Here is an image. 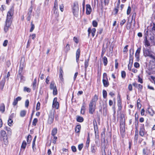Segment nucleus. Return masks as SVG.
<instances>
[{
	"label": "nucleus",
	"mask_w": 155,
	"mask_h": 155,
	"mask_svg": "<svg viewBox=\"0 0 155 155\" xmlns=\"http://www.w3.org/2000/svg\"><path fill=\"white\" fill-rule=\"evenodd\" d=\"M128 89L130 91H131L132 90V87L131 84H130L128 85Z\"/></svg>",
	"instance_id": "63"
},
{
	"label": "nucleus",
	"mask_w": 155,
	"mask_h": 155,
	"mask_svg": "<svg viewBox=\"0 0 155 155\" xmlns=\"http://www.w3.org/2000/svg\"><path fill=\"white\" fill-rule=\"evenodd\" d=\"M81 128V126L80 125H77L75 129V131L76 133H79L80 131V130Z\"/></svg>",
	"instance_id": "24"
},
{
	"label": "nucleus",
	"mask_w": 155,
	"mask_h": 155,
	"mask_svg": "<svg viewBox=\"0 0 155 155\" xmlns=\"http://www.w3.org/2000/svg\"><path fill=\"white\" fill-rule=\"evenodd\" d=\"M58 8V4L57 0H55L54 6V11L55 12L56 11Z\"/></svg>",
	"instance_id": "20"
},
{
	"label": "nucleus",
	"mask_w": 155,
	"mask_h": 155,
	"mask_svg": "<svg viewBox=\"0 0 155 155\" xmlns=\"http://www.w3.org/2000/svg\"><path fill=\"white\" fill-rule=\"evenodd\" d=\"M121 77L123 78H124L126 77V73L124 71H122L121 72Z\"/></svg>",
	"instance_id": "43"
},
{
	"label": "nucleus",
	"mask_w": 155,
	"mask_h": 155,
	"mask_svg": "<svg viewBox=\"0 0 155 155\" xmlns=\"http://www.w3.org/2000/svg\"><path fill=\"white\" fill-rule=\"evenodd\" d=\"M31 140V135H29L28 136L27 138V143L28 144H29Z\"/></svg>",
	"instance_id": "33"
},
{
	"label": "nucleus",
	"mask_w": 155,
	"mask_h": 155,
	"mask_svg": "<svg viewBox=\"0 0 155 155\" xmlns=\"http://www.w3.org/2000/svg\"><path fill=\"white\" fill-rule=\"evenodd\" d=\"M138 137V133L136 131L135 133V135L134 137V141L135 142H137Z\"/></svg>",
	"instance_id": "35"
},
{
	"label": "nucleus",
	"mask_w": 155,
	"mask_h": 155,
	"mask_svg": "<svg viewBox=\"0 0 155 155\" xmlns=\"http://www.w3.org/2000/svg\"><path fill=\"white\" fill-rule=\"evenodd\" d=\"M26 111L25 110H22L20 113V116L21 117H24L26 115Z\"/></svg>",
	"instance_id": "26"
},
{
	"label": "nucleus",
	"mask_w": 155,
	"mask_h": 155,
	"mask_svg": "<svg viewBox=\"0 0 155 155\" xmlns=\"http://www.w3.org/2000/svg\"><path fill=\"white\" fill-rule=\"evenodd\" d=\"M96 104L90 103L89 104V113L93 114L95 110Z\"/></svg>",
	"instance_id": "5"
},
{
	"label": "nucleus",
	"mask_w": 155,
	"mask_h": 155,
	"mask_svg": "<svg viewBox=\"0 0 155 155\" xmlns=\"http://www.w3.org/2000/svg\"><path fill=\"white\" fill-rule=\"evenodd\" d=\"M83 147V144H79L78 145V150L80 151H81V150L82 149V148Z\"/></svg>",
	"instance_id": "50"
},
{
	"label": "nucleus",
	"mask_w": 155,
	"mask_h": 155,
	"mask_svg": "<svg viewBox=\"0 0 155 155\" xmlns=\"http://www.w3.org/2000/svg\"><path fill=\"white\" fill-rule=\"evenodd\" d=\"M103 82L104 86L105 87H107L109 85V82L107 79H103Z\"/></svg>",
	"instance_id": "18"
},
{
	"label": "nucleus",
	"mask_w": 155,
	"mask_h": 155,
	"mask_svg": "<svg viewBox=\"0 0 155 155\" xmlns=\"http://www.w3.org/2000/svg\"><path fill=\"white\" fill-rule=\"evenodd\" d=\"M103 59L104 65L105 66H106L107 65V63L108 61L107 58L105 56H104L103 58Z\"/></svg>",
	"instance_id": "31"
},
{
	"label": "nucleus",
	"mask_w": 155,
	"mask_h": 155,
	"mask_svg": "<svg viewBox=\"0 0 155 155\" xmlns=\"http://www.w3.org/2000/svg\"><path fill=\"white\" fill-rule=\"evenodd\" d=\"M150 58L151 59L150 61V64L152 68H155V56L153 55Z\"/></svg>",
	"instance_id": "9"
},
{
	"label": "nucleus",
	"mask_w": 155,
	"mask_h": 155,
	"mask_svg": "<svg viewBox=\"0 0 155 155\" xmlns=\"http://www.w3.org/2000/svg\"><path fill=\"white\" fill-rule=\"evenodd\" d=\"M120 131L122 135H124L125 134V120L122 118L120 120Z\"/></svg>",
	"instance_id": "4"
},
{
	"label": "nucleus",
	"mask_w": 155,
	"mask_h": 155,
	"mask_svg": "<svg viewBox=\"0 0 155 155\" xmlns=\"http://www.w3.org/2000/svg\"><path fill=\"white\" fill-rule=\"evenodd\" d=\"M145 133V130L143 126L141 127L140 129L139 134L142 137L144 136Z\"/></svg>",
	"instance_id": "14"
},
{
	"label": "nucleus",
	"mask_w": 155,
	"mask_h": 155,
	"mask_svg": "<svg viewBox=\"0 0 155 155\" xmlns=\"http://www.w3.org/2000/svg\"><path fill=\"white\" fill-rule=\"evenodd\" d=\"M71 150L73 152H76L77 150L76 148L74 146L71 147Z\"/></svg>",
	"instance_id": "58"
},
{
	"label": "nucleus",
	"mask_w": 155,
	"mask_h": 155,
	"mask_svg": "<svg viewBox=\"0 0 155 155\" xmlns=\"http://www.w3.org/2000/svg\"><path fill=\"white\" fill-rule=\"evenodd\" d=\"M55 113V111L54 110H51L50 111L48 120V124H51L53 123Z\"/></svg>",
	"instance_id": "2"
},
{
	"label": "nucleus",
	"mask_w": 155,
	"mask_h": 155,
	"mask_svg": "<svg viewBox=\"0 0 155 155\" xmlns=\"http://www.w3.org/2000/svg\"><path fill=\"white\" fill-rule=\"evenodd\" d=\"M98 99V97L96 95H95L92 99L90 103L96 104V102Z\"/></svg>",
	"instance_id": "13"
},
{
	"label": "nucleus",
	"mask_w": 155,
	"mask_h": 155,
	"mask_svg": "<svg viewBox=\"0 0 155 155\" xmlns=\"http://www.w3.org/2000/svg\"><path fill=\"white\" fill-rule=\"evenodd\" d=\"M77 121L79 122H82L84 120V118L83 117L77 116L76 118Z\"/></svg>",
	"instance_id": "19"
},
{
	"label": "nucleus",
	"mask_w": 155,
	"mask_h": 155,
	"mask_svg": "<svg viewBox=\"0 0 155 155\" xmlns=\"http://www.w3.org/2000/svg\"><path fill=\"white\" fill-rule=\"evenodd\" d=\"M26 145V143L25 141H23L21 146V150H24L25 148Z\"/></svg>",
	"instance_id": "22"
},
{
	"label": "nucleus",
	"mask_w": 155,
	"mask_h": 155,
	"mask_svg": "<svg viewBox=\"0 0 155 155\" xmlns=\"http://www.w3.org/2000/svg\"><path fill=\"white\" fill-rule=\"evenodd\" d=\"M152 31L154 32H155V24H153V25L152 28Z\"/></svg>",
	"instance_id": "64"
},
{
	"label": "nucleus",
	"mask_w": 155,
	"mask_h": 155,
	"mask_svg": "<svg viewBox=\"0 0 155 155\" xmlns=\"http://www.w3.org/2000/svg\"><path fill=\"white\" fill-rule=\"evenodd\" d=\"M144 41L145 45H147V46H149L150 45V44L149 41L147 40V38L146 36L145 37Z\"/></svg>",
	"instance_id": "34"
},
{
	"label": "nucleus",
	"mask_w": 155,
	"mask_h": 155,
	"mask_svg": "<svg viewBox=\"0 0 155 155\" xmlns=\"http://www.w3.org/2000/svg\"><path fill=\"white\" fill-rule=\"evenodd\" d=\"M103 96L104 98H105L107 96V91L104 90L103 91Z\"/></svg>",
	"instance_id": "42"
},
{
	"label": "nucleus",
	"mask_w": 155,
	"mask_h": 155,
	"mask_svg": "<svg viewBox=\"0 0 155 155\" xmlns=\"http://www.w3.org/2000/svg\"><path fill=\"white\" fill-rule=\"evenodd\" d=\"M5 83V80H2L0 82V88L1 89H3Z\"/></svg>",
	"instance_id": "27"
},
{
	"label": "nucleus",
	"mask_w": 155,
	"mask_h": 155,
	"mask_svg": "<svg viewBox=\"0 0 155 155\" xmlns=\"http://www.w3.org/2000/svg\"><path fill=\"white\" fill-rule=\"evenodd\" d=\"M38 122V119L37 118H35L32 122V125L34 126L36 125L37 123Z\"/></svg>",
	"instance_id": "41"
},
{
	"label": "nucleus",
	"mask_w": 155,
	"mask_h": 155,
	"mask_svg": "<svg viewBox=\"0 0 155 155\" xmlns=\"http://www.w3.org/2000/svg\"><path fill=\"white\" fill-rule=\"evenodd\" d=\"M70 49V45L69 44H67L65 48L64 49V51L66 52H67Z\"/></svg>",
	"instance_id": "28"
},
{
	"label": "nucleus",
	"mask_w": 155,
	"mask_h": 155,
	"mask_svg": "<svg viewBox=\"0 0 155 155\" xmlns=\"http://www.w3.org/2000/svg\"><path fill=\"white\" fill-rule=\"evenodd\" d=\"M92 25L94 27H96L97 25V23L95 20H94L92 22Z\"/></svg>",
	"instance_id": "48"
},
{
	"label": "nucleus",
	"mask_w": 155,
	"mask_h": 155,
	"mask_svg": "<svg viewBox=\"0 0 155 155\" xmlns=\"http://www.w3.org/2000/svg\"><path fill=\"white\" fill-rule=\"evenodd\" d=\"M107 74L106 73H104L103 75V79H107Z\"/></svg>",
	"instance_id": "60"
},
{
	"label": "nucleus",
	"mask_w": 155,
	"mask_h": 155,
	"mask_svg": "<svg viewBox=\"0 0 155 155\" xmlns=\"http://www.w3.org/2000/svg\"><path fill=\"white\" fill-rule=\"evenodd\" d=\"M139 99L137 100V107L138 108L140 109L141 107V104L139 102H138Z\"/></svg>",
	"instance_id": "59"
},
{
	"label": "nucleus",
	"mask_w": 155,
	"mask_h": 155,
	"mask_svg": "<svg viewBox=\"0 0 155 155\" xmlns=\"http://www.w3.org/2000/svg\"><path fill=\"white\" fill-rule=\"evenodd\" d=\"M18 101H19V97H18L17 98L14 99V101L13 102V105L14 106L16 105Z\"/></svg>",
	"instance_id": "30"
},
{
	"label": "nucleus",
	"mask_w": 155,
	"mask_h": 155,
	"mask_svg": "<svg viewBox=\"0 0 155 155\" xmlns=\"http://www.w3.org/2000/svg\"><path fill=\"white\" fill-rule=\"evenodd\" d=\"M72 10L73 15L75 16H77L79 12L78 3L77 2H74L72 6Z\"/></svg>",
	"instance_id": "1"
},
{
	"label": "nucleus",
	"mask_w": 155,
	"mask_h": 155,
	"mask_svg": "<svg viewBox=\"0 0 155 155\" xmlns=\"http://www.w3.org/2000/svg\"><path fill=\"white\" fill-rule=\"evenodd\" d=\"M90 143V137H89V134L88 133V137L87 138L86 143L88 144H89Z\"/></svg>",
	"instance_id": "56"
},
{
	"label": "nucleus",
	"mask_w": 155,
	"mask_h": 155,
	"mask_svg": "<svg viewBox=\"0 0 155 155\" xmlns=\"http://www.w3.org/2000/svg\"><path fill=\"white\" fill-rule=\"evenodd\" d=\"M5 110V106L4 104L2 103L1 104L0 106V111L3 113Z\"/></svg>",
	"instance_id": "23"
},
{
	"label": "nucleus",
	"mask_w": 155,
	"mask_h": 155,
	"mask_svg": "<svg viewBox=\"0 0 155 155\" xmlns=\"http://www.w3.org/2000/svg\"><path fill=\"white\" fill-rule=\"evenodd\" d=\"M134 15V14H133V16H132L131 22H127V27H129V28H130V26H131V23L132 22V20H133V19Z\"/></svg>",
	"instance_id": "40"
},
{
	"label": "nucleus",
	"mask_w": 155,
	"mask_h": 155,
	"mask_svg": "<svg viewBox=\"0 0 155 155\" xmlns=\"http://www.w3.org/2000/svg\"><path fill=\"white\" fill-rule=\"evenodd\" d=\"M126 22V20L125 19H123L120 22V25L121 26H122Z\"/></svg>",
	"instance_id": "53"
},
{
	"label": "nucleus",
	"mask_w": 155,
	"mask_h": 155,
	"mask_svg": "<svg viewBox=\"0 0 155 155\" xmlns=\"http://www.w3.org/2000/svg\"><path fill=\"white\" fill-rule=\"evenodd\" d=\"M134 66L136 68H138L139 67L140 65L138 63L135 62L134 64Z\"/></svg>",
	"instance_id": "61"
},
{
	"label": "nucleus",
	"mask_w": 155,
	"mask_h": 155,
	"mask_svg": "<svg viewBox=\"0 0 155 155\" xmlns=\"http://www.w3.org/2000/svg\"><path fill=\"white\" fill-rule=\"evenodd\" d=\"M8 41L7 40H5L3 43V46L4 47H6V46H7V44H8Z\"/></svg>",
	"instance_id": "51"
},
{
	"label": "nucleus",
	"mask_w": 155,
	"mask_h": 155,
	"mask_svg": "<svg viewBox=\"0 0 155 155\" xmlns=\"http://www.w3.org/2000/svg\"><path fill=\"white\" fill-rule=\"evenodd\" d=\"M138 82H140L141 83H143L142 79V78H141L139 76H138Z\"/></svg>",
	"instance_id": "62"
},
{
	"label": "nucleus",
	"mask_w": 155,
	"mask_h": 155,
	"mask_svg": "<svg viewBox=\"0 0 155 155\" xmlns=\"http://www.w3.org/2000/svg\"><path fill=\"white\" fill-rule=\"evenodd\" d=\"M57 129L56 128H54L52 130L51 135L54 136L57 134Z\"/></svg>",
	"instance_id": "25"
},
{
	"label": "nucleus",
	"mask_w": 155,
	"mask_h": 155,
	"mask_svg": "<svg viewBox=\"0 0 155 155\" xmlns=\"http://www.w3.org/2000/svg\"><path fill=\"white\" fill-rule=\"evenodd\" d=\"M11 23V20L6 19L5 24L4 28V30L6 32L8 30Z\"/></svg>",
	"instance_id": "8"
},
{
	"label": "nucleus",
	"mask_w": 155,
	"mask_h": 155,
	"mask_svg": "<svg viewBox=\"0 0 155 155\" xmlns=\"http://www.w3.org/2000/svg\"><path fill=\"white\" fill-rule=\"evenodd\" d=\"M131 9V8L130 7V6H128L127 11V14L128 15H129L130 13Z\"/></svg>",
	"instance_id": "52"
},
{
	"label": "nucleus",
	"mask_w": 155,
	"mask_h": 155,
	"mask_svg": "<svg viewBox=\"0 0 155 155\" xmlns=\"http://www.w3.org/2000/svg\"><path fill=\"white\" fill-rule=\"evenodd\" d=\"M85 107L84 105V103L83 104V105L82 106L81 109V112L82 114H84V113L85 110Z\"/></svg>",
	"instance_id": "29"
},
{
	"label": "nucleus",
	"mask_w": 155,
	"mask_h": 155,
	"mask_svg": "<svg viewBox=\"0 0 155 155\" xmlns=\"http://www.w3.org/2000/svg\"><path fill=\"white\" fill-rule=\"evenodd\" d=\"M86 13L87 15H89L91 12V8L90 5L87 4L86 8Z\"/></svg>",
	"instance_id": "12"
},
{
	"label": "nucleus",
	"mask_w": 155,
	"mask_h": 155,
	"mask_svg": "<svg viewBox=\"0 0 155 155\" xmlns=\"http://www.w3.org/2000/svg\"><path fill=\"white\" fill-rule=\"evenodd\" d=\"M89 58H88L87 60H85L84 62V68H85V76H86V72L87 71V68L89 65Z\"/></svg>",
	"instance_id": "15"
},
{
	"label": "nucleus",
	"mask_w": 155,
	"mask_h": 155,
	"mask_svg": "<svg viewBox=\"0 0 155 155\" xmlns=\"http://www.w3.org/2000/svg\"><path fill=\"white\" fill-rule=\"evenodd\" d=\"M31 90L29 88H27L26 87H25L24 89V91H27L28 92H30L31 91Z\"/></svg>",
	"instance_id": "45"
},
{
	"label": "nucleus",
	"mask_w": 155,
	"mask_h": 155,
	"mask_svg": "<svg viewBox=\"0 0 155 155\" xmlns=\"http://www.w3.org/2000/svg\"><path fill=\"white\" fill-rule=\"evenodd\" d=\"M80 53V50L79 49H78L76 52V60L77 62L78 63L79 60Z\"/></svg>",
	"instance_id": "16"
},
{
	"label": "nucleus",
	"mask_w": 155,
	"mask_h": 155,
	"mask_svg": "<svg viewBox=\"0 0 155 155\" xmlns=\"http://www.w3.org/2000/svg\"><path fill=\"white\" fill-rule=\"evenodd\" d=\"M14 8L12 7L7 13L6 19L11 20L12 17L13 15Z\"/></svg>",
	"instance_id": "7"
},
{
	"label": "nucleus",
	"mask_w": 155,
	"mask_h": 155,
	"mask_svg": "<svg viewBox=\"0 0 155 155\" xmlns=\"http://www.w3.org/2000/svg\"><path fill=\"white\" fill-rule=\"evenodd\" d=\"M36 37V35L35 34H32L31 35H30V38H31L32 39H34Z\"/></svg>",
	"instance_id": "55"
},
{
	"label": "nucleus",
	"mask_w": 155,
	"mask_h": 155,
	"mask_svg": "<svg viewBox=\"0 0 155 155\" xmlns=\"http://www.w3.org/2000/svg\"><path fill=\"white\" fill-rule=\"evenodd\" d=\"M40 102H38L37 104L36 110H38L40 109Z\"/></svg>",
	"instance_id": "47"
},
{
	"label": "nucleus",
	"mask_w": 155,
	"mask_h": 155,
	"mask_svg": "<svg viewBox=\"0 0 155 155\" xmlns=\"http://www.w3.org/2000/svg\"><path fill=\"white\" fill-rule=\"evenodd\" d=\"M25 66V58L24 57H22L20 62V71H23Z\"/></svg>",
	"instance_id": "6"
},
{
	"label": "nucleus",
	"mask_w": 155,
	"mask_h": 155,
	"mask_svg": "<svg viewBox=\"0 0 155 155\" xmlns=\"http://www.w3.org/2000/svg\"><path fill=\"white\" fill-rule=\"evenodd\" d=\"M31 28L30 30V31L31 32L33 31L35 28V25L33 24V22L31 21Z\"/></svg>",
	"instance_id": "36"
},
{
	"label": "nucleus",
	"mask_w": 155,
	"mask_h": 155,
	"mask_svg": "<svg viewBox=\"0 0 155 155\" xmlns=\"http://www.w3.org/2000/svg\"><path fill=\"white\" fill-rule=\"evenodd\" d=\"M29 101L28 99L26 100L25 103V107H28L29 106Z\"/></svg>",
	"instance_id": "49"
},
{
	"label": "nucleus",
	"mask_w": 155,
	"mask_h": 155,
	"mask_svg": "<svg viewBox=\"0 0 155 155\" xmlns=\"http://www.w3.org/2000/svg\"><path fill=\"white\" fill-rule=\"evenodd\" d=\"M152 109H149L148 110H147V112H148V113L151 116H153V113L152 112H151L150 111H152Z\"/></svg>",
	"instance_id": "54"
},
{
	"label": "nucleus",
	"mask_w": 155,
	"mask_h": 155,
	"mask_svg": "<svg viewBox=\"0 0 155 155\" xmlns=\"http://www.w3.org/2000/svg\"><path fill=\"white\" fill-rule=\"evenodd\" d=\"M94 130L95 134V137H97L98 136V128L97 125H94Z\"/></svg>",
	"instance_id": "21"
},
{
	"label": "nucleus",
	"mask_w": 155,
	"mask_h": 155,
	"mask_svg": "<svg viewBox=\"0 0 155 155\" xmlns=\"http://www.w3.org/2000/svg\"><path fill=\"white\" fill-rule=\"evenodd\" d=\"M53 94L54 95H56L57 94V88L55 87V88L53 89Z\"/></svg>",
	"instance_id": "46"
},
{
	"label": "nucleus",
	"mask_w": 155,
	"mask_h": 155,
	"mask_svg": "<svg viewBox=\"0 0 155 155\" xmlns=\"http://www.w3.org/2000/svg\"><path fill=\"white\" fill-rule=\"evenodd\" d=\"M57 98L55 97L53 101L52 107L53 108H55L57 109L59 107V103L57 101Z\"/></svg>",
	"instance_id": "11"
},
{
	"label": "nucleus",
	"mask_w": 155,
	"mask_h": 155,
	"mask_svg": "<svg viewBox=\"0 0 155 155\" xmlns=\"http://www.w3.org/2000/svg\"><path fill=\"white\" fill-rule=\"evenodd\" d=\"M128 47V45H126L123 49V51L124 52H127L128 51L127 47Z\"/></svg>",
	"instance_id": "57"
},
{
	"label": "nucleus",
	"mask_w": 155,
	"mask_h": 155,
	"mask_svg": "<svg viewBox=\"0 0 155 155\" xmlns=\"http://www.w3.org/2000/svg\"><path fill=\"white\" fill-rule=\"evenodd\" d=\"M0 134L4 144L6 145H7L8 143V137L6 132L4 130H2L0 132Z\"/></svg>",
	"instance_id": "3"
},
{
	"label": "nucleus",
	"mask_w": 155,
	"mask_h": 155,
	"mask_svg": "<svg viewBox=\"0 0 155 155\" xmlns=\"http://www.w3.org/2000/svg\"><path fill=\"white\" fill-rule=\"evenodd\" d=\"M32 10V7L31 6L28 9V15H31Z\"/></svg>",
	"instance_id": "44"
},
{
	"label": "nucleus",
	"mask_w": 155,
	"mask_h": 155,
	"mask_svg": "<svg viewBox=\"0 0 155 155\" xmlns=\"http://www.w3.org/2000/svg\"><path fill=\"white\" fill-rule=\"evenodd\" d=\"M96 148L94 145H92L91 147V151L93 153H95L96 152Z\"/></svg>",
	"instance_id": "39"
},
{
	"label": "nucleus",
	"mask_w": 155,
	"mask_h": 155,
	"mask_svg": "<svg viewBox=\"0 0 155 155\" xmlns=\"http://www.w3.org/2000/svg\"><path fill=\"white\" fill-rule=\"evenodd\" d=\"M13 121L12 120V119H10L9 118L8 121V125L9 126H12V123H13Z\"/></svg>",
	"instance_id": "37"
},
{
	"label": "nucleus",
	"mask_w": 155,
	"mask_h": 155,
	"mask_svg": "<svg viewBox=\"0 0 155 155\" xmlns=\"http://www.w3.org/2000/svg\"><path fill=\"white\" fill-rule=\"evenodd\" d=\"M143 54L145 57H149L150 58L153 55L151 51L148 49H145L143 50Z\"/></svg>",
	"instance_id": "10"
},
{
	"label": "nucleus",
	"mask_w": 155,
	"mask_h": 155,
	"mask_svg": "<svg viewBox=\"0 0 155 155\" xmlns=\"http://www.w3.org/2000/svg\"><path fill=\"white\" fill-rule=\"evenodd\" d=\"M132 54H131V50H130V63H130L131 64H133V55L134 54V50H132Z\"/></svg>",
	"instance_id": "17"
},
{
	"label": "nucleus",
	"mask_w": 155,
	"mask_h": 155,
	"mask_svg": "<svg viewBox=\"0 0 155 155\" xmlns=\"http://www.w3.org/2000/svg\"><path fill=\"white\" fill-rule=\"evenodd\" d=\"M54 82H51L50 86V87L51 89L53 90V89L55 88V87H56V86H54Z\"/></svg>",
	"instance_id": "32"
},
{
	"label": "nucleus",
	"mask_w": 155,
	"mask_h": 155,
	"mask_svg": "<svg viewBox=\"0 0 155 155\" xmlns=\"http://www.w3.org/2000/svg\"><path fill=\"white\" fill-rule=\"evenodd\" d=\"M91 33L92 36V37H93L95 35L96 31V30L95 28H93L92 29H91Z\"/></svg>",
	"instance_id": "38"
}]
</instances>
